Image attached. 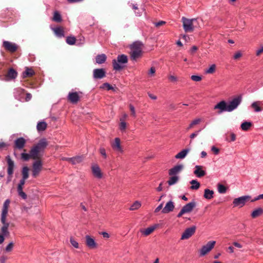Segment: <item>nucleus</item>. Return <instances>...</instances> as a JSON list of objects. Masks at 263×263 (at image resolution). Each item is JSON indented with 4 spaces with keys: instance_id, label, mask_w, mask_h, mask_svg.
I'll return each instance as SVG.
<instances>
[{
    "instance_id": "nucleus-1",
    "label": "nucleus",
    "mask_w": 263,
    "mask_h": 263,
    "mask_svg": "<svg viewBox=\"0 0 263 263\" xmlns=\"http://www.w3.org/2000/svg\"><path fill=\"white\" fill-rule=\"evenodd\" d=\"M242 102V97L241 96H237L233 98L229 102L225 101H221L218 102L214 107V109H218V114L227 111L232 112L237 108Z\"/></svg>"
},
{
    "instance_id": "nucleus-2",
    "label": "nucleus",
    "mask_w": 263,
    "mask_h": 263,
    "mask_svg": "<svg viewBox=\"0 0 263 263\" xmlns=\"http://www.w3.org/2000/svg\"><path fill=\"white\" fill-rule=\"evenodd\" d=\"M142 44L140 42H136L130 45V58L132 60L136 61L142 55Z\"/></svg>"
},
{
    "instance_id": "nucleus-3",
    "label": "nucleus",
    "mask_w": 263,
    "mask_h": 263,
    "mask_svg": "<svg viewBox=\"0 0 263 263\" xmlns=\"http://www.w3.org/2000/svg\"><path fill=\"white\" fill-rule=\"evenodd\" d=\"M127 57L125 54H120L117 57V59L112 60V66L114 69L116 71H119L125 67V65L127 63Z\"/></svg>"
},
{
    "instance_id": "nucleus-4",
    "label": "nucleus",
    "mask_w": 263,
    "mask_h": 263,
    "mask_svg": "<svg viewBox=\"0 0 263 263\" xmlns=\"http://www.w3.org/2000/svg\"><path fill=\"white\" fill-rule=\"evenodd\" d=\"M182 22L183 24V28L185 32H192L194 30L196 26L194 23L197 22L196 18L189 19L185 17H182Z\"/></svg>"
},
{
    "instance_id": "nucleus-5",
    "label": "nucleus",
    "mask_w": 263,
    "mask_h": 263,
    "mask_svg": "<svg viewBox=\"0 0 263 263\" xmlns=\"http://www.w3.org/2000/svg\"><path fill=\"white\" fill-rule=\"evenodd\" d=\"M196 205V202L194 201H191L184 205L179 213L177 214V217H181L183 214L191 213Z\"/></svg>"
},
{
    "instance_id": "nucleus-6",
    "label": "nucleus",
    "mask_w": 263,
    "mask_h": 263,
    "mask_svg": "<svg viewBox=\"0 0 263 263\" xmlns=\"http://www.w3.org/2000/svg\"><path fill=\"white\" fill-rule=\"evenodd\" d=\"M251 197L250 195H245L236 198L233 200V204L234 206L242 208L243 206L246 202L250 200Z\"/></svg>"
},
{
    "instance_id": "nucleus-7",
    "label": "nucleus",
    "mask_w": 263,
    "mask_h": 263,
    "mask_svg": "<svg viewBox=\"0 0 263 263\" xmlns=\"http://www.w3.org/2000/svg\"><path fill=\"white\" fill-rule=\"evenodd\" d=\"M6 160L8 163L7 173L8 175V177L7 181V183H8L11 180L12 176L13 174L15 165L14 161L11 159L10 156L8 155L6 157Z\"/></svg>"
},
{
    "instance_id": "nucleus-8",
    "label": "nucleus",
    "mask_w": 263,
    "mask_h": 263,
    "mask_svg": "<svg viewBox=\"0 0 263 263\" xmlns=\"http://www.w3.org/2000/svg\"><path fill=\"white\" fill-rule=\"evenodd\" d=\"M215 243V241H210L205 245L202 246L199 251L200 255L203 256L206 254L214 248Z\"/></svg>"
},
{
    "instance_id": "nucleus-9",
    "label": "nucleus",
    "mask_w": 263,
    "mask_h": 263,
    "mask_svg": "<svg viewBox=\"0 0 263 263\" xmlns=\"http://www.w3.org/2000/svg\"><path fill=\"white\" fill-rule=\"evenodd\" d=\"M42 168V163L41 160H36L32 164V176L35 178L39 175Z\"/></svg>"
},
{
    "instance_id": "nucleus-10",
    "label": "nucleus",
    "mask_w": 263,
    "mask_h": 263,
    "mask_svg": "<svg viewBox=\"0 0 263 263\" xmlns=\"http://www.w3.org/2000/svg\"><path fill=\"white\" fill-rule=\"evenodd\" d=\"M196 229V227L195 226L186 229L181 235V239L184 240L189 238L195 233Z\"/></svg>"
},
{
    "instance_id": "nucleus-11",
    "label": "nucleus",
    "mask_w": 263,
    "mask_h": 263,
    "mask_svg": "<svg viewBox=\"0 0 263 263\" xmlns=\"http://www.w3.org/2000/svg\"><path fill=\"white\" fill-rule=\"evenodd\" d=\"M105 76L106 71L104 68H97L93 70V78L95 80L102 79Z\"/></svg>"
},
{
    "instance_id": "nucleus-12",
    "label": "nucleus",
    "mask_w": 263,
    "mask_h": 263,
    "mask_svg": "<svg viewBox=\"0 0 263 263\" xmlns=\"http://www.w3.org/2000/svg\"><path fill=\"white\" fill-rule=\"evenodd\" d=\"M85 243L86 246L90 249H95L97 248V243L95 239L89 235H86Z\"/></svg>"
},
{
    "instance_id": "nucleus-13",
    "label": "nucleus",
    "mask_w": 263,
    "mask_h": 263,
    "mask_svg": "<svg viewBox=\"0 0 263 263\" xmlns=\"http://www.w3.org/2000/svg\"><path fill=\"white\" fill-rule=\"evenodd\" d=\"M175 209L174 202L170 200L166 202L164 207L162 210V213L163 214H167L172 212Z\"/></svg>"
},
{
    "instance_id": "nucleus-14",
    "label": "nucleus",
    "mask_w": 263,
    "mask_h": 263,
    "mask_svg": "<svg viewBox=\"0 0 263 263\" xmlns=\"http://www.w3.org/2000/svg\"><path fill=\"white\" fill-rule=\"evenodd\" d=\"M91 170L93 175L98 179L102 178L103 175L99 165L93 164L91 166Z\"/></svg>"
},
{
    "instance_id": "nucleus-15",
    "label": "nucleus",
    "mask_w": 263,
    "mask_h": 263,
    "mask_svg": "<svg viewBox=\"0 0 263 263\" xmlns=\"http://www.w3.org/2000/svg\"><path fill=\"white\" fill-rule=\"evenodd\" d=\"M113 149L118 153H122L123 149L121 145L120 139L119 138H116L114 142L111 144Z\"/></svg>"
},
{
    "instance_id": "nucleus-16",
    "label": "nucleus",
    "mask_w": 263,
    "mask_h": 263,
    "mask_svg": "<svg viewBox=\"0 0 263 263\" xmlns=\"http://www.w3.org/2000/svg\"><path fill=\"white\" fill-rule=\"evenodd\" d=\"M158 227V224H155L145 229H141L140 232L144 236H146L151 234Z\"/></svg>"
},
{
    "instance_id": "nucleus-17",
    "label": "nucleus",
    "mask_w": 263,
    "mask_h": 263,
    "mask_svg": "<svg viewBox=\"0 0 263 263\" xmlns=\"http://www.w3.org/2000/svg\"><path fill=\"white\" fill-rule=\"evenodd\" d=\"M26 142V140L23 137L16 139L14 141V148L20 150L22 149L25 145Z\"/></svg>"
},
{
    "instance_id": "nucleus-18",
    "label": "nucleus",
    "mask_w": 263,
    "mask_h": 263,
    "mask_svg": "<svg viewBox=\"0 0 263 263\" xmlns=\"http://www.w3.org/2000/svg\"><path fill=\"white\" fill-rule=\"evenodd\" d=\"M183 168L182 164H178L171 168L168 171V174L170 176H177Z\"/></svg>"
},
{
    "instance_id": "nucleus-19",
    "label": "nucleus",
    "mask_w": 263,
    "mask_h": 263,
    "mask_svg": "<svg viewBox=\"0 0 263 263\" xmlns=\"http://www.w3.org/2000/svg\"><path fill=\"white\" fill-rule=\"evenodd\" d=\"M10 202L9 199H7L4 203L1 215V217H2L3 220H4L5 217L6 218L7 217Z\"/></svg>"
},
{
    "instance_id": "nucleus-20",
    "label": "nucleus",
    "mask_w": 263,
    "mask_h": 263,
    "mask_svg": "<svg viewBox=\"0 0 263 263\" xmlns=\"http://www.w3.org/2000/svg\"><path fill=\"white\" fill-rule=\"evenodd\" d=\"M6 220V218L5 217V219L3 220L2 217H1V222L3 224V227L1 228V232L2 233V235H3L4 236L9 234L8 227L9 224V223L7 222Z\"/></svg>"
},
{
    "instance_id": "nucleus-21",
    "label": "nucleus",
    "mask_w": 263,
    "mask_h": 263,
    "mask_svg": "<svg viewBox=\"0 0 263 263\" xmlns=\"http://www.w3.org/2000/svg\"><path fill=\"white\" fill-rule=\"evenodd\" d=\"M3 46L6 49L11 52H14L17 49V46L15 44L8 41H4L3 42Z\"/></svg>"
},
{
    "instance_id": "nucleus-22",
    "label": "nucleus",
    "mask_w": 263,
    "mask_h": 263,
    "mask_svg": "<svg viewBox=\"0 0 263 263\" xmlns=\"http://www.w3.org/2000/svg\"><path fill=\"white\" fill-rule=\"evenodd\" d=\"M47 145V142L45 139H42L34 146L40 152H43Z\"/></svg>"
},
{
    "instance_id": "nucleus-23",
    "label": "nucleus",
    "mask_w": 263,
    "mask_h": 263,
    "mask_svg": "<svg viewBox=\"0 0 263 263\" xmlns=\"http://www.w3.org/2000/svg\"><path fill=\"white\" fill-rule=\"evenodd\" d=\"M202 166L197 165L195 166V170L194 174L198 177H202L205 175V172L202 170Z\"/></svg>"
},
{
    "instance_id": "nucleus-24",
    "label": "nucleus",
    "mask_w": 263,
    "mask_h": 263,
    "mask_svg": "<svg viewBox=\"0 0 263 263\" xmlns=\"http://www.w3.org/2000/svg\"><path fill=\"white\" fill-rule=\"evenodd\" d=\"M68 100L73 103H76L79 100L78 93L75 92H69L68 96Z\"/></svg>"
},
{
    "instance_id": "nucleus-25",
    "label": "nucleus",
    "mask_w": 263,
    "mask_h": 263,
    "mask_svg": "<svg viewBox=\"0 0 263 263\" xmlns=\"http://www.w3.org/2000/svg\"><path fill=\"white\" fill-rule=\"evenodd\" d=\"M190 151V148H185L180 151L179 153H178L176 156H175L176 159H184L189 152Z\"/></svg>"
},
{
    "instance_id": "nucleus-26",
    "label": "nucleus",
    "mask_w": 263,
    "mask_h": 263,
    "mask_svg": "<svg viewBox=\"0 0 263 263\" xmlns=\"http://www.w3.org/2000/svg\"><path fill=\"white\" fill-rule=\"evenodd\" d=\"M40 153V152L35 146H33L30 151L31 158L34 160L39 158Z\"/></svg>"
},
{
    "instance_id": "nucleus-27",
    "label": "nucleus",
    "mask_w": 263,
    "mask_h": 263,
    "mask_svg": "<svg viewBox=\"0 0 263 263\" xmlns=\"http://www.w3.org/2000/svg\"><path fill=\"white\" fill-rule=\"evenodd\" d=\"M214 191L208 189L204 190L203 197L206 199H211L213 198Z\"/></svg>"
},
{
    "instance_id": "nucleus-28",
    "label": "nucleus",
    "mask_w": 263,
    "mask_h": 263,
    "mask_svg": "<svg viewBox=\"0 0 263 263\" xmlns=\"http://www.w3.org/2000/svg\"><path fill=\"white\" fill-rule=\"evenodd\" d=\"M106 60V56L105 54L98 55L96 58V63L99 64L104 63Z\"/></svg>"
},
{
    "instance_id": "nucleus-29",
    "label": "nucleus",
    "mask_w": 263,
    "mask_h": 263,
    "mask_svg": "<svg viewBox=\"0 0 263 263\" xmlns=\"http://www.w3.org/2000/svg\"><path fill=\"white\" fill-rule=\"evenodd\" d=\"M82 160L83 157L80 156L68 158V161L70 162L73 164H78L81 162Z\"/></svg>"
},
{
    "instance_id": "nucleus-30",
    "label": "nucleus",
    "mask_w": 263,
    "mask_h": 263,
    "mask_svg": "<svg viewBox=\"0 0 263 263\" xmlns=\"http://www.w3.org/2000/svg\"><path fill=\"white\" fill-rule=\"evenodd\" d=\"M263 214V209L261 208H258L255 209L251 213L252 218H255Z\"/></svg>"
},
{
    "instance_id": "nucleus-31",
    "label": "nucleus",
    "mask_w": 263,
    "mask_h": 263,
    "mask_svg": "<svg viewBox=\"0 0 263 263\" xmlns=\"http://www.w3.org/2000/svg\"><path fill=\"white\" fill-rule=\"evenodd\" d=\"M216 66L215 64H211L210 66L205 69L204 73L205 74H213L216 71Z\"/></svg>"
},
{
    "instance_id": "nucleus-32",
    "label": "nucleus",
    "mask_w": 263,
    "mask_h": 263,
    "mask_svg": "<svg viewBox=\"0 0 263 263\" xmlns=\"http://www.w3.org/2000/svg\"><path fill=\"white\" fill-rule=\"evenodd\" d=\"M52 30L57 36L59 37H62L64 36V31L62 28L57 27L55 28H53Z\"/></svg>"
},
{
    "instance_id": "nucleus-33",
    "label": "nucleus",
    "mask_w": 263,
    "mask_h": 263,
    "mask_svg": "<svg viewBox=\"0 0 263 263\" xmlns=\"http://www.w3.org/2000/svg\"><path fill=\"white\" fill-rule=\"evenodd\" d=\"M120 123L119 125V128L122 133H125L127 128V124L122 118H120Z\"/></svg>"
},
{
    "instance_id": "nucleus-34",
    "label": "nucleus",
    "mask_w": 263,
    "mask_h": 263,
    "mask_svg": "<svg viewBox=\"0 0 263 263\" xmlns=\"http://www.w3.org/2000/svg\"><path fill=\"white\" fill-rule=\"evenodd\" d=\"M179 179V178L178 176H172L167 181V183L169 185H173L178 182Z\"/></svg>"
},
{
    "instance_id": "nucleus-35",
    "label": "nucleus",
    "mask_w": 263,
    "mask_h": 263,
    "mask_svg": "<svg viewBox=\"0 0 263 263\" xmlns=\"http://www.w3.org/2000/svg\"><path fill=\"white\" fill-rule=\"evenodd\" d=\"M260 103L261 102L259 101H255L251 104V107L254 108L255 112H260L261 111V109L259 107Z\"/></svg>"
},
{
    "instance_id": "nucleus-36",
    "label": "nucleus",
    "mask_w": 263,
    "mask_h": 263,
    "mask_svg": "<svg viewBox=\"0 0 263 263\" xmlns=\"http://www.w3.org/2000/svg\"><path fill=\"white\" fill-rule=\"evenodd\" d=\"M34 74L33 70L27 67L25 71L23 72L22 76L23 78H26L27 77H30L32 76Z\"/></svg>"
},
{
    "instance_id": "nucleus-37",
    "label": "nucleus",
    "mask_w": 263,
    "mask_h": 263,
    "mask_svg": "<svg viewBox=\"0 0 263 263\" xmlns=\"http://www.w3.org/2000/svg\"><path fill=\"white\" fill-rule=\"evenodd\" d=\"M22 178L27 179L29 177V168L27 166H24L22 170Z\"/></svg>"
},
{
    "instance_id": "nucleus-38",
    "label": "nucleus",
    "mask_w": 263,
    "mask_h": 263,
    "mask_svg": "<svg viewBox=\"0 0 263 263\" xmlns=\"http://www.w3.org/2000/svg\"><path fill=\"white\" fill-rule=\"evenodd\" d=\"M47 127V124L45 122H40L37 123L36 128L38 131L44 130Z\"/></svg>"
},
{
    "instance_id": "nucleus-39",
    "label": "nucleus",
    "mask_w": 263,
    "mask_h": 263,
    "mask_svg": "<svg viewBox=\"0 0 263 263\" xmlns=\"http://www.w3.org/2000/svg\"><path fill=\"white\" fill-rule=\"evenodd\" d=\"M190 183L192 184V186L190 187L192 190H197L200 187V183L196 180H192Z\"/></svg>"
},
{
    "instance_id": "nucleus-40",
    "label": "nucleus",
    "mask_w": 263,
    "mask_h": 263,
    "mask_svg": "<svg viewBox=\"0 0 263 263\" xmlns=\"http://www.w3.org/2000/svg\"><path fill=\"white\" fill-rule=\"evenodd\" d=\"M141 206V203L140 202L138 201H136L134 203L130 206L129 210L131 211L136 210L139 209Z\"/></svg>"
},
{
    "instance_id": "nucleus-41",
    "label": "nucleus",
    "mask_w": 263,
    "mask_h": 263,
    "mask_svg": "<svg viewBox=\"0 0 263 263\" xmlns=\"http://www.w3.org/2000/svg\"><path fill=\"white\" fill-rule=\"evenodd\" d=\"M17 72L14 69L11 68L8 73V77L10 79H13L17 77Z\"/></svg>"
},
{
    "instance_id": "nucleus-42",
    "label": "nucleus",
    "mask_w": 263,
    "mask_h": 263,
    "mask_svg": "<svg viewBox=\"0 0 263 263\" xmlns=\"http://www.w3.org/2000/svg\"><path fill=\"white\" fill-rule=\"evenodd\" d=\"M252 123L250 122H244L241 124V128L243 130H247L251 126Z\"/></svg>"
},
{
    "instance_id": "nucleus-43",
    "label": "nucleus",
    "mask_w": 263,
    "mask_h": 263,
    "mask_svg": "<svg viewBox=\"0 0 263 263\" xmlns=\"http://www.w3.org/2000/svg\"><path fill=\"white\" fill-rule=\"evenodd\" d=\"M156 69L154 66H152L147 71V76L149 78L154 77L155 75Z\"/></svg>"
},
{
    "instance_id": "nucleus-44",
    "label": "nucleus",
    "mask_w": 263,
    "mask_h": 263,
    "mask_svg": "<svg viewBox=\"0 0 263 263\" xmlns=\"http://www.w3.org/2000/svg\"><path fill=\"white\" fill-rule=\"evenodd\" d=\"M52 20L56 22H61L62 17L61 14L57 11L54 12Z\"/></svg>"
},
{
    "instance_id": "nucleus-45",
    "label": "nucleus",
    "mask_w": 263,
    "mask_h": 263,
    "mask_svg": "<svg viewBox=\"0 0 263 263\" xmlns=\"http://www.w3.org/2000/svg\"><path fill=\"white\" fill-rule=\"evenodd\" d=\"M217 190L218 192L220 194H224L227 191L226 187L224 185L221 184L218 185Z\"/></svg>"
},
{
    "instance_id": "nucleus-46",
    "label": "nucleus",
    "mask_w": 263,
    "mask_h": 263,
    "mask_svg": "<svg viewBox=\"0 0 263 263\" xmlns=\"http://www.w3.org/2000/svg\"><path fill=\"white\" fill-rule=\"evenodd\" d=\"M66 41L68 44L72 45L76 43V38L74 36H68Z\"/></svg>"
},
{
    "instance_id": "nucleus-47",
    "label": "nucleus",
    "mask_w": 263,
    "mask_h": 263,
    "mask_svg": "<svg viewBox=\"0 0 263 263\" xmlns=\"http://www.w3.org/2000/svg\"><path fill=\"white\" fill-rule=\"evenodd\" d=\"M18 195L21 197L23 199L27 198V195L23 192V189H17Z\"/></svg>"
},
{
    "instance_id": "nucleus-48",
    "label": "nucleus",
    "mask_w": 263,
    "mask_h": 263,
    "mask_svg": "<svg viewBox=\"0 0 263 263\" xmlns=\"http://www.w3.org/2000/svg\"><path fill=\"white\" fill-rule=\"evenodd\" d=\"M70 242L71 245L76 249H78L79 248V243L74 239V238L72 237L70 238Z\"/></svg>"
},
{
    "instance_id": "nucleus-49",
    "label": "nucleus",
    "mask_w": 263,
    "mask_h": 263,
    "mask_svg": "<svg viewBox=\"0 0 263 263\" xmlns=\"http://www.w3.org/2000/svg\"><path fill=\"white\" fill-rule=\"evenodd\" d=\"M21 158L24 161H28L30 158H31L30 154L22 153L21 154Z\"/></svg>"
},
{
    "instance_id": "nucleus-50",
    "label": "nucleus",
    "mask_w": 263,
    "mask_h": 263,
    "mask_svg": "<svg viewBox=\"0 0 263 263\" xmlns=\"http://www.w3.org/2000/svg\"><path fill=\"white\" fill-rule=\"evenodd\" d=\"M191 79L195 82H199L202 80V77L199 75H193L191 76Z\"/></svg>"
},
{
    "instance_id": "nucleus-51",
    "label": "nucleus",
    "mask_w": 263,
    "mask_h": 263,
    "mask_svg": "<svg viewBox=\"0 0 263 263\" xmlns=\"http://www.w3.org/2000/svg\"><path fill=\"white\" fill-rule=\"evenodd\" d=\"M106 88L108 90L113 89V87L108 83H105L100 86L101 89Z\"/></svg>"
},
{
    "instance_id": "nucleus-52",
    "label": "nucleus",
    "mask_w": 263,
    "mask_h": 263,
    "mask_svg": "<svg viewBox=\"0 0 263 263\" xmlns=\"http://www.w3.org/2000/svg\"><path fill=\"white\" fill-rule=\"evenodd\" d=\"M13 248V243L10 242L5 248V251L7 252H10L12 250Z\"/></svg>"
},
{
    "instance_id": "nucleus-53",
    "label": "nucleus",
    "mask_w": 263,
    "mask_h": 263,
    "mask_svg": "<svg viewBox=\"0 0 263 263\" xmlns=\"http://www.w3.org/2000/svg\"><path fill=\"white\" fill-rule=\"evenodd\" d=\"M26 180V179L22 178L18 184L17 189H23V186L25 183Z\"/></svg>"
},
{
    "instance_id": "nucleus-54",
    "label": "nucleus",
    "mask_w": 263,
    "mask_h": 263,
    "mask_svg": "<svg viewBox=\"0 0 263 263\" xmlns=\"http://www.w3.org/2000/svg\"><path fill=\"white\" fill-rule=\"evenodd\" d=\"M168 79L172 82H176L178 81V78L174 75L169 76Z\"/></svg>"
},
{
    "instance_id": "nucleus-55",
    "label": "nucleus",
    "mask_w": 263,
    "mask_h": 263,
    "mask_svg": "<svg viewBox=\"0 0 263 263\" xmlns=\"http://www.w3.org/2000/svg\"><path fill=\"white\" fill-rule=\"evenodd\" d=\"M242 56V53L240 51H237L234 55L233 58L234 60H237Z\"/></svg>"
},
{
    "instance_id": "nucleus-56",
    "label": "nucleus",
    "mask_w": 263,
    "mask_h": 263,
    "mask_svg": "<svg viewBox=\"0 0 263 263\" xmlns=\"http://www.w3.org/2000/svg\"><path fill=\"white\" fill-rule=\"evenodd\" d=\"M100 153L104 157V158H106L107 157V155L104 148L101 147L100 148Z\"/></svg>"
},
{
    "instance_id": "nucleus-57",
    "label": "nucleus",
    "mask_w": 263,
    "mask_h": 263,
    "mask_svg": "<svg viewBox=\"0 0 263 263\" xmlns=\"http://www.w3.org/2000/svg\"><path fill=\"white\" fill-rule=\"evenodd\" d=\"M129 108H130V110L131 111L132 115L134 117H135L136 116V111H135V109L134 106L133 105L130 104L129 105Z\"/></svg>"
},
{
    "instance_id": "nucleus-58",
    "label": "nucleus",
    "mask_w": 263,
    "mask_h": 263,
    "mask_svg": "<svg viewBox=\"0 0 263 263\" xmlns=\"http://www.w3.org/2000/svg\"><path fill=\"white\" fill-rule=\"evenodd\" d=\"M261 199H263V194H260L258 196H257L256 197H255V198L251 199V202H253L256 200H259Z\"/></svg>"
},
{
    "instance_id": "nucleus-59",
    "label": "nucleus",
    "mask_w": 263,
    "mask_h": 263,
    "mask_svg": "<svg viewBox=\"0 0 263 263\" xmlns=\"http://www.w3.org/2000/svg\"><path fill=\"white\" fill-rule=\"evenodd\" d=\"M163 202L161 203L155 210V213H158L162 209Z\"/></svg>"
},
{
    "instance_id": "nucleus-60",
    "label": "nucleus",
    "mask_w": 263,
    "mask_h": 263,
    "mask_svg": "<svg viewBox=\"0 0 263 263\" xmlns=\"http://www.w3.org/2000/svg\"><path fill=\"white\" fill-rule=\"evenodd\" d=\"M211 151H212V152H214V153L215 154H216V155L218 154V153H219V149L217 147H215V146H213L211 147Z\"/></svg>"
},
{
    "instance_id": "nucleus-61",
    "label": "nucleus",
    "mask_w": 263,
    "mask_h": 263,
    "mask_svg": "<svg viewBox=\"0 0 263 263\" xmlns=\"http://www.w3.org/2000/svg\"><path fill=\"white\" fill-rule=\"evenodd\" d=\"M263 52V46H261L259 49L256 51V55L259 56L261 53Z\"/></svg>"
},
{
    "instance_id": "nucleus-62",
    "label": "nucleus",
    "mask_w": 263,
    "mask_h": 263,
    "mask_svg": "<svg viewBox=\"0 0 263 263\" xmlns=\"http://www.w3.org/2000/svg\"><path fill=\"white\" fill-rule=\"evenodd\" d=\"M165 24H166V22L163 21H160L158 22L155 23L154 24H155V26L159 27V26L164 25Z\"/></svg>"
},
{
    "instance_id": "nucleus-63",
    "label": "nucleus",
    "mask_w": 263,
    "mask_h": 263,
    "mask_svg": "<svg viewBox=\"0 0 263 263\" xmlns=\"http://www.w3.org/2000/svg\"><path fill=\"white\" fill-rule=\"evenodd\" d=\"M201 132V130H197V131H196L195 133L192 134L191 135H190V138L191 139H194L196 136H197L199 133Z\"/></svg>"
},
{
    "instance_id": "nucleus-64",
    "label": "nucleus",
    "mask_w": 263,
    "mask_h": 263,
    "mask_svg": "<svg viewBox=\"0 0 263 263\" xmlns=\"http://www.w3.org/2000/svg\"><path fill=\"white\" fill-rule=\"evenodd\" d=\"M201 121V119L200 118H197V119H195V120H194L192 123V124H193L194 125H195L196 124H199Z\"/></svg>"
}]
</instances>
